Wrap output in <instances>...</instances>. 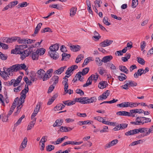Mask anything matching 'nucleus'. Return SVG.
Segmentation results:
<instances>
[{"label":"nucleus","instance_id":"nucleus-1","mask_svg":"<svg viewBox=\"0 0 153 153\" xmlns=\"http://www.w3.org/2000/svg\"><path fill=\"white\" fill-rule=\"evenodd\" d=\"M28 68V67L24 63L20 64H16L13 65L8 68V71L9 73L10 76H12L13 74V72H16L22 70L26 71L27 70Z\"/></svg>","mask_w":153,"mask_h":153},{"label":"nucleus","instance_id":"nucleus-2","mask_svg":"<svg viewBox=\"0 0 153 153\" xmlns=\"http://www.w3.org/2000/svg\"><path fill=\"white\" fill-rule=\"evenodd\" d=\"M59 48V44L57 43L51 45L49 47L48 53L51 57L54 59L56 60L59 57L58 53L56 52Z\"/></svg>","mask_w":153,"mask_h":153},{"label":"nucleus","instance_id":"nucleus-3","mask_svg":"<svg viewBox=\"0 0 153 153\" xmlns=\"http://www.w3.org/2000/svg\"><path fill=\"white\" fill-rule=\"evenodd\" d=\"M38 77L40 79H42L43 81L49 79L48 75L42 69H40L37 72Z\"/></svg>","mask_w":153,"mask_h":153},{"label":"nucleus","instance_id":"nucleus-4","mask_svg":"<svg viewBox=\"0 0 153 153\" xmlns=\"http://www.w3.org/2000/svg\"><path fill=\"white\" fill-rule=\"evenodd\" d=\"M8 68H4L3 69L4 71H1L0 73V75L5 80L7 79V77L10 76L9 73L8 72Z\"/></svg>","mask_w":153,"mask_h":153},{"label":"nucleus","instance_id":"nucleus-5","mask_svg":"<svg viewBox=\"0 0 153 153\" xmlns=\"http://www.w3.org/2000/svg\"><path fill=\"white\" fill-rule=\"evenodd\" d=\"M30 50L28 49L26 50L23 51L21 53V58L22 60L25 59L26 57L30 55L31 53L30 51Z\"/></svg>","mask_w":153,"mask_h":153},{"label":"nucleus","instance_id":"nucleus-6","mask_svg":"<svg viewBox=\"0 0 153 153\" xmlns=\"http://www.w3.org/2000/svg\"><path fill=\"white\" fill-rule=\"evenodd\" d=\"M113 42V40L106 39L101 42L99 45L101 47H105L110 45Z\"/></svg>","mask_w":153,"mask_h":153},{"label":"nucleus","instance_id":"nucleus-7","mask_svg":"<svg viewBox=\"0 0 153 153\" xmlns=\"http://www.w3.org/2000/svg\"><path fill=\"white\" fill-rule=\"evenodd\" d=\"M16 38L15 37L11 38L4 37L2 39L3 42H5L7 43H12L13 42H15L16 41Z\"/></svg>","mask_w":153,"mask_h":153},{"label":"nucleus","instance_id":"nucleus-8","mask_svg":"<svg viewBox=\"0 0 153 153\" xmlns=\"http://www.w3.org/2000/svg\"><path fill=\"white\" fill-rule=\"evenodd\" d=\"M110 93V91L109 90H106L105 92L103 93L102 95L99 96L98 97V100H101L106 99L109 95Z\"/></svg>","mask_w":153,"mask_h":153},{"label":"nucleus","instance_id":"nucleus-9","mask_svg":"<svg viewBox=\"0 0 153 153\" xmlns=\"http://www.w3.org/2000/svg\"><path fill=\"white\" fill-rule=\"evenodd\" d=\"M118 140L117 139H115L108 143L106 144L104 146L105 149L109 148L111 146H113L116 144L118 142Z\"/></svg>","mask_w":153,"mask_h":153},{"label":"nucleus","instance_id":"nucleus-10","mask_svg":"<svg viewBox=\"0 0 153 153\" xmlns=\"http://www.w3.org/2000/svg\"><path fill=\"white\" fill-rule=\"evenodd\" d=\"M78 68V66L76 65H73L69 67L66 71L65 74L68 75L69 74L73 71L76 69Z\"/></svg>","mask_w":153,"mask_h":153},{"label":"nucleus","instance_id":"nucleus-11","mask_svg":"<svg viewBox=\"0 0 153 153\" xmlns=\"http://www.w3.org/2000/svg\"><path fill=\"white\" fill-rule=\"evenodd\" d=\"M42 25V23H40L37 25V26L35 28L34 33L32 35V36L34 37L36 36V35L38 33Z\"/></svg>","mask_w":153,"mask_h":153},{"label":"nucleus","instance_id":"nucleus-12","mask_svg":"<svg viewBox=\"0 0 153 153\" xmlns=\"http://www.w3.org/2000/svg\"><path fill=\"white\" fill-rule=\"evenodd\" d=\"M70 49L74 52L79 51L80 49V46L78 45H72L70 46Z\"/></svg>","mask_w":153,"mask_h":153},{"label":"nucleus","instance_id":"nucleus-13","mask_svg":"<svg viewBox=\"0 0 153 153\" xmlns=\"http://www.w3.org/2000/svg\"><path fill=\"white\" fill-rule=\"evenodd\" d=\"M113 57L111 55H108L103 57L102 59V61L104 63H107L110 62L113 59Z\"/></svg>","mask_w":153,"mask_h":153},{"label":"nucleus","instance_id":"nucleus-14","mask_svg":"<svg viewBox=\"0 0 153 153\" xmlns=\"http://www.w3.org/2000/svg\"><path fill=\"white\" fill-rule=\"evenodd\" d=\"M47 137V136H45L42 137L41 139V140L40 142V143H42V145L41 147L40 148V149L41 151H43L44 150L45 147V142L46 141L47 139H46V140H45V137Z\"/></svg>","mask_w":153,"mask_h":153},{"label":"nucleus","instance_id":"nucleus-15","mask_svg":"<svg viewBox=\"0 0 153 153\" xmlns=\"http://www.w3.org/2000/svg\"><path fill=\"white\" fill-rule=\"evenodd\" d=\"M108 85L107 82L102 81L99 83L98 87L100 89H103L105 88Z\"/></svg>","mask_w":153,"mask_h":153},{"label":"nucleus","instance_id":"nucleus-16","mask_svg":"<svg viewBox=\"0 0 153 153\" xmlns=\"http://www.w3.org/2000/svg\"><path fill=\"white\" fill-rule=\"evenodd\" d=\"M77 11V8L76 7H73L70 10V16L72 17L76 14Z\"/></svg>","mask_w":153,"mask_h":153},{"label":"nucleus","instance_id":"nucleus-17","mask_svg":"<svg viewBox=\"0 0 153 153\" xmlns=\"http://www.w3.org/2000/svg\"><path fill=\"white\" fill-rule=\"evenodd\" d=\"M63 122V120L62 119L57 120L53 124V127L59 126L62 124Z\"/></svg>","mask_w":153,"mask_h":153},{"label":"nucleus","instance_id":"nucleus-18","mask_svg":"<svg viewBox=\"0 0 153 153\" xmlns=\"http://www.w3.org/2000/svg\"><path fill=\"white\" fill-rule=\"evenodd\" d=\"M31 53L30 54H31V58L33 60H37L38 59L39 55L38 54L37 52L36 51L35 52H32V50H31Z\"/></svg>","mask_w":153,"mask_h":153},{"label":"nucleus","instance_id":"nucleus-19","mask_svg":"<svg viewBox=\"0 0 153 153\" xmlns=\"http://www.w3.org/2000/svg\"><path fill=\"white\" fill-rule=\"evenodd\" d=\"M36 118H34L33 120L29 124L27 127V130H30L33 127L36 123Z\"/></svg>","mask_w":153,"mask_h":153},{"label":"nucleus","instance_id":"nucleus-20","mask_svg":"<svg viewBox=\"0 0 153 153\" xmlns=\"http://www.w3.org/2000/svg\"><path fill=\"white\" fill-rule=\"evenodd\" d=\"M62 102L65 105L68 106H70L74 105L75 103V101H73L71 100H68L62 101Z\"/></svg>","mask_w":153,"mask_h":153},{"label":"nucleus","instance_id":"nucleus-21","mask_svg":"<svg viewBox=\"0 0 153 153\" xmlns=\"http://www.w3.org/2000/svg\"><path fill=\"white\" fill-rule=\"evenodd\" d=\"M59 77L57 76H54L52 77L51 80V82H53V85H55L58 83L59 81Z\"/></svg>","mask_w":153,"mask_h":153},{"label":"nucleus","instance_id":"nucleus-22","mask_svg":"<svg viewBox=\"0 0 153 153\" xmlns=\"http://www.w3.org/2000/svg\"><path fill=\"white\" fill-rule=\"evenodd\" d=\"M66 66H65L63 67H61L58 69L56 71L54 72V73L57 74H60L64 71L65 69L66 68Z\"/></svg>","mask_w":153,"mask_h":153},{"label":"nucleus","instance_id":"nucleus-23","mask_svg":"<svg viewBox=\"0 0 153 153\" xmlns=\"http://www.w3.org/2000/svg\"><path fill=\"white\" fill-rule=\"evenodd\" d=\"M117 115L120 116H128V115L129 114V112L125 111H122L117 112Z\"/></svg>","mask_w":153,"mask_h":153},{"label":"nucleus","instance_id":"nucleus-24","mask_svg":"<svg viewBox=\"0 0 153 153\" xmlns=\"http://www.w3.org/2000/svg\"><path fill=\"white\" fill-rule=\"evenodd\" d=\"M65 107V105L63 104L60 103L57 104L56 106L54 107V109L56 110H62Z\"/></svg>","mask_w":153,"mask_h":153},{"label":"nucleus","instance_id":"nucleus-25","mask_svg":"<svg viewBox=\"0 0 153 153\" xmlns=\"http://www.w3.org/2000/svg\"><path fill=\"white\" fill-rule=\"evenodd\" d=\"M119 69L121 71L126 73L128 74V70L127 68L124 66L122 65L119 66Z\"/></svg>","mask_w":153,"mask_h":153},{"label":"nucleus","instance_id":"nucleus-26","mask_svg":"<svg viewBox=\"0 0 153 153\" xmlns=\"http://www.w3.org/2000/svg\"><path fill=\"white\" fill-rule=\"evenodd\" d=\"M97 98L95 96L89 99L87 97V100L88 101L87 102H88V103H90L93 102H95L97 101Z\"/></svg>","mask_w":153,"mask_h":153},{"label":"nucleus","instance_id":"nucleus-27","mask_svg":"<svg viewBox=\"0 0 153 153\" xmlns=\"http://www.w3.org/2000/svg\"><path fill=\"white\" fill-rule=\"evenodd\" d=\"M62 58L61 59V60L63 61L64 60H66V59H69L71 57V55L66 53H62Z\"/></svg>","mask_w":153,"mask_h":153},{"label":"nucleus","instance_id":"nucleus-28","mask_svg":"<svg viewBox=\"0 0 153 153\" xmlns=\"http://www.w3.org/2000/svg\"><path fill=\"white\" fill-rule=\"evenodd\" d=\"M57 97V95L56 94H54L51 99H49L47 103V105H49L51 104L55 100Z\"/></svg>","mask_w":153,"mask_h":153},{"label":"nucleus","instance_id":"nucleus-29","mask_svg":"<svg viewBox=\"0 0 153 153\" xmlns=\"http://www.w3.org/2000/svg\"><path fill=\"white\" fill-rule=\"evenodd\" d=\"M129 102H125L120 104H117V106L120 107H128Z\"/></svg>","mask_w":153,"mask_h":153},{"label":"nucleus","instance_id":"nucleus-30","mask_svg":"<svg viewBox=\"0 0 153 153\" xmlns=\"http://www.w3.org/2000/svg\"><path fill=\"white\" fill-rule=\"evenodd\" d=\"M120 75L118 76V77L120 81H122L126 79L127 76L124 74L121 73Z\"/></svg>","mask_w":153,"mask_h":153},{"label":"nucleus","instance_id":"nucleus-31","mask_svg":"<svg viewBox=\"0 0 153 153\" xmlns=\"http://www.w3.org/2000/svg\"><path fill=\"white\" fill-rule=\"evenodd\" d=\"M143 140H138L132 142L129 145V146H132L137 145L139 144H141L142 143H143Z\"/></svg>","mask_w":153,"mask_h":153},{"label":"nucleus","instance_id":"nucleus-32","mask_svg":"<svg viewBox=\"0 0 153 153\" xmlns=\"http://www.w3.org/2000/svg\"><path fill=\"white\" fill-rule=\"evenodd\" d=\"M36 51L39 55H42L45 53V50L44 48H40L38 49Z\"/></svg>","mask_w":153,"mask_h":153},{"label":"nucleus","instance_id":"nucleus-33","mask_svg":"<svg viewBox=\"0 0 153 153\" xmlns=\"http://www.w3.org/2000/svg\"><path fill=\"white\" fill-rule=\"evenodd\" d=\"M27 45H20L19 47V48H16V50H17V52H19V54H20L22 53V48H27Z\"/></svg>","mask_w":153,"mask_h":153},{"label":"nucleus","instance_id":"nucleus-34","mask_svg":"<svg viewBox=\"0 0 153 153\" xmlns=\"http://www.w3.org/2000/svg\"><path fill=\"white\" fill-rule=\"evenodd\" d=\"M142 117H138L136 119L135 121L137 122L138 125H143Z\"/></svg>","mask_w":153,"mask_h":153},{"label":"nucleus","instance_id":"nucleus-35","mask_svg":"<svg viewBox=\"0 0 153 153\" xmlns=\"http://www.w3.org/2000/svg\"><path fill=\"white\" fill-rule=\"evenodd\" d=\"M126 82H127V84H128V85H130L131 86H136L137 85V83L132 80L126 81Z\"/></svg>","mask_w":153,"mask_h":153},{"label":"nucleus","instance_id":"nucleus-36","mask_svg":"<svg viewBox=\"0 0 153 153\" xmlns=\"http://www.w3.org/2000/svg\"><path fill=\"white\" fill-rule=\"evenodd\" d=\"M81 75H82V73H81V71L79 72L76 75L77 78H78L79 80L81 82H82L83 81V77Z\"/></svg>","mask_w":153,"mask_h":153},{"label":"nucleus","instance_id":"nucleus-37","mask_svg":"<svg viewBox=\"0 0 153 153\" xmlns=\"http://www.w3.org/2000/svg\"><path fill=\"white\" fill-rule=\"evenodd\" d=\"M139 104H140V103H137V102H129L128 107H129L131 108L136 107Z\"/></svg>","mask_w":153,"mask_h":153},{"label":"nucleus","instance_id":"nucleus-38","mask_svg":"<svg viewBox=\"0 0 153 153\" xmlns=\"http://www.w3.org/2000/svg\"><path fill=\"white\" fill-rule=\"evenodd\" d=\"M15 37L16 38V41H17L19 43L22 44L23 43L24 44H26V39H21L20 37Z\"/></svg>","mask_w":153,"mask_h":153},{"label":"nucleus","instance_id":"nucleus-39","mask_svg":"<svg viewBox=\"0 0 153 153\" xmlns=\"http://www.w3.org/2000/svg\"><path fill=\"white\" fill-rule=\"evenodd\" d=\"M90 76H91L92 79L94 80V82L95 83L97 82L98 79L99 75L97 73H95L94 74H92Z\"/></svg>","mask_w":153,"mask_h":153},{"label":"nucleus","instance_id":"nucleus-40","mask_svg":"<svg viewBox=\"0 0 153 153\" xmlns=\"http://www.w3.org/2000/svg\"><path fill=\"white\" fill-rule=\"evenodd\" d=\"M91 59V57H89L85 59L82 64V66L84 67L85 65H87L90 61H92Z\"/></svg>","mask_w":153,"mask_h":153},{"label":"nucleus","instance_id":"nucleus-41","mask_svg":"<svg viewBox=\"0 0 153 153\" xmlns=\"http://www.w3.org/2000/svg\"><path fill=\"white\" fill-rule=\"evenodd\" d=\"M136 134L135 129H134L132 130H130L128 132H126L125 134L126 136H129L133 135Z\"/></svg>","mask_w":153,"mask_h":153},{"label":"nucleus","instance_id":"nucleus-42","mask_svg":"<svg viewBox=\"0 0 153 153\" xmlns=\"http://www.w3.org/2000/svg\"><path fill=\"white\" fill-rule=\"evenodd\" d=\"M95 61L97 65L98 66H101L102 64V62H103L102 59L101 60L99 57L96 58Z\"/></svg>","mask_w":153,"mask_h":153},{"label":"nucleus","instance_id":"nucleus-43","mask_svg":"<svg viewBox=\"0 0 153 153\" xmlns=\"http://www.w3.org/2000/svg\"><path fill=\"white\" fill-rule=\"evenodd\" d=\"M142 118L143 124L144 123H150L151 122V119L149 118H147L144 117H143Z\"/></svg>","mask_w":153,"mask_h":153},{"label":"nucleus","instance_id":"nucleus-44","mask_svg":"<svg viewBox=\"0 0 153 153\" xmlns=\"http://www.w3.org/2000/svg\"><path fill=\"white\" fill-rule=\"evenodd\" d=\"M83 58L84 56L83 55L81 54L79 55L76 59V63L79 62Z\"/></svg>","mask_w":153,"mask_h":153},{"label":"nucleus","instance_id":"nucleus-45","mask_svg":"<svg viewBox=\"0 0 153 153\" xmlns=\"http://www.w3.org/2000/svg\"><path fill=\"white\" fill-rule=\"evenodd\" d=\"M27 145V144L22 142L21 145L20 146L19 149V151H22L26 147Z\"/></svg>","mask_w":153,"mask_h":153},{"label":"nucleus","instance_id":"nucleus-46","mask_svg":"<svg viewBox=\"0 0 153 153\" xmlns=\"http://www.w3.org/2000/svg\"><path fill=\"white\" fill-rule=\"evenodd\" d=\"M54 146L53 145H48L46 147L47 151L48 152H50L53 150L54 149Z\"/></svg>","mask_w":153,"mask_h":153},{"label":"nucleus","instance_id":"nucleus-47","mask_svg":"<svg viewBox=\"0 0 153 153\" xmlns=\"http://www.w3.org/2000/svg\"><path fill=\"white\" fill-rule=\"evenodd\" d=\"M89 69V68L88 67L86 68L83 69L81 72L82 75L84 76L87 74L88 73Z\"/></svg>","mask_w":153,"mask_h":153},{"label":"nucleus","instance_id":"nucleus-48","mask_svg":"<svg viewBox=\"0 0 153 153\" xmlns=\"http://www.w3.org/2000/svg\"><path fill=\"white\" fill-rule=\"evenodd\" d=\"M138 4V0H132L131 4V7L132 8H135Z\"/></svg>","mask_w":153,"mask_h":153},{"label":"nucleus","instance_id":"nucleus-49","mask_svg":"<svg viewBox=\"0 0 153 153\" xmlns=\"http://www.w3.org/2000/svg\"><path fill=\"white\" fill-rule=\"evenodd\" d=\"M87 99L86 97H81L80 103L83 104L88 103Z\"/></svg>","mask_w":153,"mask_h":153},{"label":"nucleus","instance_id":"nucleus-50","mask_svg":"<svg viewBox=\"0 0 153 153\" xmlns=\"http://www.w3.org/2000/svg\"><path fill=\"white\" fill-rule=\"evenodd\" d=\"M7 56L5 55L3 53L0 51V58L3 60H5L7 59Z\"/></svg>","mask_w":153,"mask_h":153},{"label":"nucleus","instance_id":"nucleus-51","mask_svg":"<svg viewBox=\"0 0 153 153\" xmlns=\"http://www.w3.org/2000/svg\"><path fill=\"white\" fill-rule=\"evenodd\" d=\"M52 32L51 30L49 27H46L41 30V32L42 33H44L45 32Z\"/></svg>","mask_w":153,"mask_h":153},{"label":"nucleus","instance_id":"nucleus-52","mask_svg":"<svg viewBox=\"0 0 153 153\" xmlns=\"http://www.w3.org/2000/svg\"><path fill=\"white\" fill-rule=\"evenodd\" d=\"M27 5V4L26 2H23L22 3L19 4L18 6L19 7L18 8H19L20 7H26Z\"/></svg>","mask_w":153,"mask_h":153},{"label":"nucleus","instance_id":"nucleus-53","mask_svg":"<svg viewBox=\"0 0 153 153\" xmlns=\"http://www.w3.org/2000/svg\"><path fill=\"white\" fill-rule=\"evenodd\" d=\"M96 7H101L100 4L102 3V2L101 0H96L94 1Z\"/></svg>","mask_w":153,"mask_h":153},{"label":"nucleus","instance_id":"nucleus-54","mask_svg":"<svg viewBox=\"0 0 153 153\" xmlns=\"http://www.w3.org/2000/svg\"><path fill=\"white\" fill-rule=\"evenodd\" d=\"M58 131H60L62 132H68L67 127L62 126L60 128V129L58 130Z\"/></svg>","mask_w":153,"mask_h":153},{"label":"nucleus","instance_id":"nucleus-55","mask_svg":"<svg viewBox=\"0 0 153 153\" xmlns=\"http://www.w3.org/2000/svg\"><path fill=\"white\" fill-rule=\"evenodd\" d=\"M137 61L139 63L142 65H144L145 63L144 60L140 58L137 57Z\"/></svg>","mask_w":153,"mask_h":153},{"label":"nucleus","instance_id":"nucleus-56","mask_svg":"<svg viewBox=\"0 0 153 153\" xmlns=\"http://www.w3.org/2000/svg\"><path fill=\"white\" fill-rule=\"evenodd\" d=\"M103 22L106 25H110V24L108 21V18L107 17H104Z\"/></svg>","mask_w":153,"mask_h":153},{"label":"nucleus","instance_id":"nucleus-57","mask_svg":"<svg viewBox=\"0 0 153 153\" xmlns=\"http://www.w3.org/2000/svg\"><path fill=\"white\" fill-rule=\"evenodd\" d=\"M76 92L77 94H79L81 96L84 95V92L81 89H77L76 91Z\"/></svg>","mask_w":153,"mask_h":153},{"label":"nucleus","instance_id":"nucleus-58","mask_svg":"<svg viewBox=\"0 0 153 153\" xmlns=\"http://www.w3.org/2000/svg\"><path fill=\"white\" fill-rule=\"evenodd\" d=\"M135 109L131 110L130 111V112H129V114L128 116H131L132 117H135V115L133 114L134 113H136Z\"/></svg>","mask_w":153,"mask_h":153},{"label":"nucleus","instance_id":"nucleus-59","mask_svg":"<svg viewBox=\"0 0 153 153\" xmlns=\"http://www.w3.org/2000/svg\"><path fill=\"white\" fill-rule=\"evenodd\" d=\"M108 126H104L103 127V129L100 130V131L101 133H102L103 132H106L108 131Z\"/></svg>","mask_w":153,"mask_h":153},{"label":"nucleus","instance_id":"nucleus-60","mask_svg":"<svg viewBox=\"0 0 153 153\" xmlns=\"http://www.w3.org/2000/svg\"><path fill=\"white\" fill-rule=\"evenodd\" d=\"M22 89V87L20 86H18L17 87L14 88L13 91L14 92H17L20 91Z\"/></svg>","mask_w":153,"mask_h":153},{"label":"nucleus","instance_id":"nucleus-61","mask_svg":"<svg viewBox=\"0 0 153 153\" xmlns=\"http://www.w3.org/2000/svg\"><path fill=\"white\" fill-rule=\"evenodd\" d=\"M146 46V43L145 41H143L140 43V48L141 50H143Z\"/></svg>","mask_w":153,"mask_h":153},{"label":"nucleus","instance_id":"nucleus-62","mask_svg":"<svg viewBox=\"0 0 153 153\" xmlns=\"http://www.w3.org/2000/svg\"><path fill=\"white\" fill-rule=\"evenodd\" d=\"M135 129L136 134L138 133L139 132H140L141 133L144 132V131H143V128H140L138 129Z\"/></svg>","mask_w":153,"mask_h":153},{"label":"nucleus","instance_id":"nucleus-63","mask_svg":"<svg viewBox=\"0 0 153 153\" xmlns=\"http://www.w3.org/2000/svg\"><path fill=\"white\" fill-rule=\"evenodd\" d=\"M53 72V70L52 69H50L49 70H48L46 74H48V75H49V78H50L52 75V73Z\"/></svg>","mask_w":153,"mask_h":153},{"label":"nucleus","instance_id":"nucleus-64","mask_svg":"<svg viewBox=\"0 0 153 153\" xmlns=\"http://www.w3.org/2000/svg\"><path fill=\"white\" fill-rule=\"evenodd\" d=\"M76 114L79 117H85L87 116L86 114L85 113L81 114L80 113L78 112Z\"/></svg>","mask_w":153,"mask_h":153}]
</instances>
